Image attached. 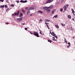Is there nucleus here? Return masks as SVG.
I'll return each instance as SVG.
<instances>
[{"mask_svg": "<svg viewBox=\"0 0 75 75\" xmlns=\"http://www.w3.org/2000/svg\"><path fill=\"white\" fill-rule=\"evenodd\" d=\"M68 45H69V44H70V45H71V44L70 43H69H69H68Z\"/></svg>", "mask_w": 75, "mask_h": 75, "instance_id": "obj_39", "label": "nucleus"}, {"mask_svg": "<svg viewBox=\"0 0 75 75\" xmlns=\"http://www.w3.org/2000/svg\"><path fill=\"white\" fill-rule=\"evenodd\" d=\"M55 26H56V28H59V26H58V25H55Z\"/></svg>", "mask_w": 75, "mask_h": 75, "instance_id": "obj_21", "label": "nucleus"}, {"mask_svg": "<svg viewBox=\"0 0 75 75\" xmlns=\"http://www.w3.org/2000/svg\"><path fill=\"white\" fill-rule=\"evenodd\" d=\"M24 24H25V23H23V25H24Z\"/></svg>", "mask_w": 75, "mask_h": 75, "instance_id": "obj_42", "label": "nucleus"}, {"mask_svg": "<svg viewBox=\"0 0 75 75\" xmlns=\"http://www.w3.org/2000/svg\"><path fill=\"white\" fill-rule=\"evenodd\" d=\"M54 11H52V14H54Z\"/></svg>", "mask_w": 75, "mask_h": 75, "instance_id": "obj_25", "label": "nucleus"}, {"mask_svg": "<svg viewBox=\"0 0 75 75\" xmlns=\"http://www.w3.org/2000/svg\"><path fill=\"white\" fill-rule=\"evenodd\" d=\"M11 7H14V5L13 4H12V5H11Z\"/></svg>", "mask_w": 75, "mask_h": 75, "instance_id": "obj_22", "label": "nucleus"}, {"mask_svg": "<svg viewBox=\"0 0 75 75\" xmlns=\"http://www.w3.org/2000/svg\"><path fill=\"white\" fill-rule=\"evenodd\" d=\"M9 8H8L6 10V11H7V10H8Z\"/></svg>", "mask_w": 75, "mask_h": 75, "instance_id": "obj_46", "label": "nucleus"}, {"mask_svg": "<svg viewBox=\"0 0 75 75\" xmlns=\"http://www.w3.org/2000/svg\"><path fill=\"white\" fill-rule=\"evenodd\" d=\"M20 2H21V3H23V1L21 0L20 1Z\"/></svg>", "mask_w": 75, "mask_h": 75, "instance_id": "obj_29", "label": "nucleus"}, {"mask_svg": "<svg viewBox=\"0 0 75 75\" xmlns=\"http://www.w3.org/2000/svg\"><path fill=\"white\" fill-rule=\"evenodd\" d=\"M68 6H69V5H66L63 7V8L64 9V11H66L67 10V8L68 7Z\"/></svg>", "mask_w": 75, "mask_h": 75, "instance_id": "obj_3", "label": "nucleus"}, {"mask_svg": "<svg viewBox=\"0 0 75 75\" xmlns=\"http://www.w3.org/2000/svg\"><path fill=\"white\" fill-rule=\"evenodd\" d=\"M49 8H48V7H47V9H46V11H47V13H50V9H49Z\"/></svg>", "mask_w": 75, "mask_h": 75, "instance_id": "obj_7", "label": "nucleus"}, {"mask_svg": "<svg viewBox=\"0 0 75 75\" xmlns=\"http://www.w3.org/2000/svg\"><path fill=\"white\" fill-rule=\"evenodd\" d=\"M64 40H66V39L65 38H64Z\"/></svg>", "mask_w": 75, "mask_h": 75, "instance_id": "obj_50", "label": "nucleus"}, {"mask_svg": "<svg viewBox=\"0 0 75 75\" xmlns=\"http://www.w3.org/2000/svg\"><path fill=\"white\" fill-rule=\"evenodd\" d=\"M20 13V11H18L17 13L15 12L14 13V14H13L12 16H18L19 15V14Z\"/></svg>", "mask_w": 75, "mask_h": 75, "instance_id": "obj_4", "label": "nucleus"}, {"mask_svg": "<svg viewBox=\"0 0 75 75\" xmlns=\"http://www.w3.org/2000/svg\"><path fill=\"white\" fill-rule=\"evenodd\" d=\"M30 11H28L27 12V14H28L29 13H30Z\"/></svg>", "mask_w": 75, "mask_h": 75, "instance_id": "obj_23", "label": "nucleus"}, {"mask_svg": "<svg viewBox=\"0 0 75 75\" xmlns=\"http://www.w3.org/2000/svg\"><path fill=\"white\" fill-rule=\"evenodd\" d=\"M48 42H50V43H51V42H52V41H51L50 39H49L48 40Z\"/></svg>", "mask_w": 75, "mask_h": 75, "instance_id": "obj_17", "label": "nucleus"}, {"mask_svg": "<svg viewBox=\"0 0 75 75\" xmlns=\"http://www.w3.org/2000/svg\"><path fill=\"white\" fill-rule=\"evenodd\" d=\"M67 48H69V46L68 45L67 46Z\"/></svg>", "mask_w": 75, "mask_h": 75, "instance_id": "obj_35", "label": "nucleus"}, {"mask_svg": "<svg viewBox=\"0 0 75 75\" xmlns=\"http://www.w3.org/2000/svg\"><path fill=\"white\" fill-rule=\"evenodd\" d=\"M32 14H30V16H32Z\"/></svg>", "mask_w": 75, "mask_h": 75, "instance_id": "obj_43", "label": "nucleus"}, {"mask_svg": "<svg viewBox=\"0 0 75 75\" xmlns=\"http://www.w3.org/2000/svg\"><path fill=\"white\" fill-rule=\"evenodd\" d=\"M47 28H48V29H49V30L50 29V28H49V27L48 26V27H47Z\"/></svg>", "mask_w": 75, "mask_h": 75, "instance_id": "obj_44", "label": "nucleus"}, {"mask_svg": "<svg viewBox=\"0 0 75 75\" xmlns=\"http://www.w3.org/2000/svg\"><path fill=\"white\" fill-rule=\"evenodd\" d=\"M54 17L55 18H57V15L54 16Z\"/></svg>", "mask_w": 75, "mask_h": 75, "instance_id": "obj_26", "label": "nucleus"}, {"mask_svg": "<svg viewBox=\"0 0 75 75\" xmlns=\"http://www.w3.org/2000/svg\"><path fill=\"white\" fill-rule=\"evenodd\" d=\"M34 7H31L28 9V10H33V9H34Z\"/></svg>", "mask_w": 75, "mask_h": 75, "instance_id": "obj_10", "label": "nucleus"}, {"mask_svg": "<svg viewBox=\"0 0 75 75\" xmlns=\"http://www.w3.org/2000/svg\"><path fill=\"white\" fill-rule=\"evenodd\" d=\"M61 25H62V26H65V25L64 24L61 23Z\"/></svg>", "mask_w": 75, "mask_h": 75, "instance_id": "obj_18", "label": "nucleus"}, {"mask_svg": "<svg viewBox=\"0 0 75 75\" xmlns=\"http://www.w3.org/2000/svg\"><path fill=\"white\" fill-rule=\"evenodd\" d=\"M65 42L66 44H67V41L65 40Z\"/></svg>", "mask_w": 75, "mask_h": 75, "instance_id": "obj_41", "label": "nucleus"}, {"mask_svg": "<svg viewBox=\"0 0 75 75\" xmlns=\"http://www.w3.org/2000/svg\"><path fill=\"white\" fill-rule=\"evenodd\" d=\"M52 38H53L52 40H53V41H57V40L55 39V38H54V37H53Z\"/></svg>", "mask_w": 75, "mask_h": 75, "instance_id": "obj_14", "label": "nucleus"}, {"mask_svg": "<svg viewBox=\"0 0 75 75\" xmlns=\"http://www.w3.org/2000/svg\"><path fill=\"white\" fill-rule=\"evenodd\" d=\"M48 8H50V9H51L53 8V5H50L49 7H48Z\"/></svg>", "mask_w": 75, "mask_h": 75, "instance_id": "obj_9", "label": "nucleus"}, {"mask_svg": "<svg viewBox=\"0 0 75 75\" xmlns=\"http://www.w3.org/2000/svg\"><path fill=\"white\" fill-rule=\"evenodd\" d=\"M75 38L74 37H73V38Z\"/></svg>", "mask_w": 75, "mask_h": 75, "instance_id": "obj_51", "label": "nucleus"}, {"mask_svg": "<svg viewBox=\"0 0 75 75\" xmlns=\"http://www.w3.org/2000/svg\"><path fill=\"white\" fill-rule=\"evenodd\" d=\"M22 18H17V20H19V21H22Z\"/></svg>", "mask_w": 75, "mask_h": 75, "instance_id": "obj_11", "label": "nucleus"}, {"mask_svg": "<svg viewBox=\"0 0 75 75\" xmlns=\"http://www.w3.org/2000/svg\"><path fill=\"white\" fill-rule=\"evenodd\" d=\"M4 5H1L0 8H4Z\"/></svg>", "mask_w": 75, "mask_h": 75, "instance_id": "obj_16", "label": "nucleus"}, {"mask_svg": "<svg viewBox=\"0 0 75 75\" xmlns=\"http://www.w3.org/2000/svg\"><path fill=\"white\" fill-rule=\"evenodd\" d=\"M25 30H27V28H25Z\"/></svg>", "mask_w": 75, "mask_h": 75, "instance_id": "obj_36", "label": "nucleus"}, {"mask_svg": "<svg viewBox=\"0 0 75 75\" xmlns=\"http://www.w3.org/2000/svg\"><path fill=\"white\" fill-rule=\"evenodd\" d=\"M27 1L25 0V1H23V3H27Z\"/></svg>", "mask_w": 75, "mask_h": 75, "instance_id": "obj_19", "label": "nucleus"}, {"mask_svg": "<svg viewBox=\"0 0 75 75\" xmlns=\"http://www.w3.org/2000/svg\"><path fill=\"white\" fill-rule=\"evenodd\" d=\"M72 20H73L74 21V18H72Z\"/></svg>", "mask_w": 75, "mask_h": 75, "instance_id": "obj_45", "label": "nucleus"}, {"mask_svg": "<svg viewBox=\"0 0 75 75\" xmlns=\"http://www.w3.org/2000/svg\"><path fill=\"white\" fill-rule=\"evenodd\" d=\"M25 10H27V9H28V7H26V8H25Z\"/></svg>", "mask_w": 75, "mask_h": 75, "instance_id": "obj_33", "label": "nucleus"}, {"mask_svg": "<svg viewBox=\"0 0 75 75\" xmlns=\"http://www.w3.org/2000/svg\"><path fill=\"white\" fill-rule=\"evenodd\" d=\"M6 24H9V23H6Z\"/></svg>", "mask_w": 75, "mask_h": 75, "instance_id": "obj_40", "label": "nucleus"}, {"mask_svg": "<svg viewBox=\"0 0 75 75\" xmlns=\"http://www.w3.org/2000/svg\"><path fill=\"white\" fill-rule=\"evenodd\" d=\"M46 21H47V22L50 21L48 19H46Z\"/></svg>", "mask_w": 75, "mask_h": 75, "instance_id": "obj_31", "label": "nucleus"}, {"mask_svg": "<svg viewBox=\"0 0 75 75\" xmlns=\"http://www.w3.org/2000/svg\"><path fill=\"white\" fill-rule=\"evenodd\" d=\"M53 11L54 12V11H56V9H54Z\"/></svg>", "mask_w": 75, "mask_h": 75, "instance_id": "obj_30", "label": "nucleus"}, {"mask_svg": "<svg viewBox=\"0 0 75 75\" xmlns=\"http://www.w3.org/2000/svg\"><path fill=\"white\" fill-rule=\"evenodd\" d=\"M16 1L17 3H20V1Z\"/></svg>", "mask_w": 75, "mask_h": 75, "instance_id": "obj_27", "label": "nucleus"}, {"mask_svg": "<svg viewBox=\"0 0 75 75\" xmlns=\"http://www.w3.org/2000/svg\"><path fill=\"white\" fill-rule=\"evenodd\" d=\"M38 14H42L43 12L41 11H37Z\"/></svg>", "mask_w": 75, "mask_h": 75, "instance_id": "obj_6", "label": "nucleus"}, {"mask_svg": "<svg viewBox=\"0 0 75 75\" xmlns=\"http://www.w3.org/2000/svg\"><path fill=\"white\" fill-rule=\"evenodd\" d=\"M52 2V0H48L45 4H47V3H51Z\"/></svg>", "mask_w": 75, "mask_h": 75, "instance_id": "obj_5", "label": "nucleus"}, {"mask_svg": "<svg viewBox=\"0 0 75 75\" xmlns=\"http://www.w3.org/2000/svg\"><path fill=\"white\" fill-rule=\"evenodd\" d=\"M30 33H31V32H30Z\"/></svg>", "mask_w": 75, "mask_h": 75, "instance_id": "obj_54", "label": "nucleus"}, {"mask_svg": "<svg viewBox=\"0 0 75 75\" xmlns=\"http://www.w3.org/2000/svg\"><path fill=\"white\" fill-rule=\"evenodd\" d=\"M50 33L53 36H54V37H55L56 39H57L58 38V37L57 36V35L55 34H54V32L51 33V31H50Z\"/></svg>", "mask_w": 75, "mask_h": 75, "instance_id": "obj_1", "label": "nucleus"}, {"mask_svg": "<svg viewBox=\"0 0 75 75\" xmlns=\"http://www.w3.org/2000/svg\"><path fill=\"white\" fill-rule=\"evenodd\" d=\"M22 11L23 13H25V11L24 10H22Z\"/></svg>", "mask_w": 75, "mask_h": 75, "instance_id": "obj_20", "label": "nucleus"}, {"mask_svg": "<svg viewBox=\"0 0 75 75\" xmlns=\"http://www.w3.org/2000/svg\"><path fill=\"white\" fill-rule=\"evenodd\" d=\"M34 33L33 34L34 35H35L37 37H40L38 33L37 32H33Z\"/></svg>", "mask_w": 75, "mask_h": 75, "instance_id": "obj_2", "label": "nucleus"}, {"mask_svg": "<svg viewBox=\"0 0 75 75\" xmlns=\"http://www.w3.org/2000/svg\"><path fill=\"white\" fill-rule=\"evenodd\" d=\"M0 1L3 2L4 1V0H0Z\"/></svg>", "mask_w": 75, "mask_h": 75, "instance_id": "obj_28", "label": "nucleus"}, {"mask_svg": "<svg viewBox=\"0 0 75 75\" xmlns=\"http://www.w3.org/2000/svg\"><path fill=\"white\" fill-rule=\"evenodd\" d=\"M72 11V13L73 14L74 16H75V11H74V9H71Z\"/></svg>", "mask_w": 75, "mask_h": 75, "instance_id": "obj_8", "label": "nucleus"}, {"mask_svg": "<svg viewBox=\"0 0 75 75\" xmlns=\"http://www.w3.org/2000/svg\"><path fill=\"white\" fill-rule=\"evenodd\" d=\"M23 17V13H20V14L19 16V17Z\"/></svg>", "mask_w": 75, "mask_h": 75, "instance_id": "obj_13", "label": "nucleus"}, {"mask_svg": "<svg viewBox=\"0 0 75 75\" xmlns=\"http://www.w3.org/2000/svg\"><path fill=\"white\" fill-rule=\"evenodd\" d=\"M47 24H49V23H47Z\"/></svg>", "mask_w": 75, "mask_h": 75, "instance_id": "obj_52", "label": "nucleus"}, {"mask_svg": "<svg viewBox=\"0 0 75 75\" xmlns=\"http://www.w3.org/2000/svg\"><path fill=\"white\" fill-rule=\"evenodd\" d=\"M68 18L70 19V18H71V16L70 15H69L68 16Z\"/></svg>", "mask_w": 75, "mask_h": 75, "instance_id": "obj_15", "label": "nucleus"}, {"mask_svg": "<svg viewBox=\"0 0 75 75\" xmlns=\"http://www.w3.org/2000/svg\"><path fill=\"white\" fill-rule=\"evenodd\" d=\"M40 34H41V35H42V33H41V31H40Z\"/></svg>", "mask_w": 75, "mask_h": 75, "instance_id": "obj_32", "label": "nucleus"}, {"mask_svg": "<svg viewBox=\"0 0 75 75\" xmlns=\"http://www.w3.org/2000/svg\"><path fill=\"white\" fill-rule=\"evenodd\" d=\"M40 21H42V20L41 19H40Z\"/></svg>", "mask_w": 75, "mask_h": 75, "instance_id": "obj_34", "label": "nucleus"}, {"mask_svg": "<svg viewBox=\"0 0 75 75\" xmlns=\"http://www.w3.org/2000/svg\"><path fill=\"white\" fill-rule=\"evenodd\" d=\"M45 24H47V23H46V22H45Z\"/></svg>", "mask_w": 75, "mask_h": 75, "instance_id": "obj_48", "label": "nucleus"}, {"mask_svg": "<svg viewBox=\"0 0 75 75\" xmlns=\"http://www.w3.org/2000/svg\"><path fill=\"white\" fill-rule=\"evenodd\" d=\"M5 7H6V8H7V6L6 5H5Z\"/></svg>", "mask_w": 75, "mask_h": 75, "instance_id": "obj_38", "label": "nucleus"}, {"mask_svg": "<svg viewBox=\"0 0 75 75\" xmlns=\"http://www.w3.org/2000/svg\"><path fill=\"white\" fill-rule=\"evenodd\" d=\"M60 11H63V9L62 8H61L60 9Z\"/></svg>", "mask_w": 75, "mask_h": 75, "instance_id": "obj_24", "label": "nucleus"}, {"mask_svg": "<svg viewBox=\"0 0 75 75\" xmlns=\"http://www.w3.org/2000/svg\"><path fill=\"white\" fill-rule=\"evenodd\" d=\"M47 8H48V7H45L43 8V9L46 10L47 9Z\"/></svg>", "mask_w": 75, "mask_h": 75, "instance_id": "obj_12", "label": "nucleus"}, {"mask_svg": "<svg viewBox=\"0 0 75 75\" xmlns=\"http://www.w3.org/2000/svg\"><path fill=\"white\" fill-rule=\"evenodd\" d=\"M68 46H69V47H70V46H71V45H68Z\"/></svg>", "mask_w": 75, "mask_h": 75, "instance_id": "obj_49", "label": "nucleus"}, {"mask_svg": "<svg viewBox=\"0 0 75 75\" xmlns=\"http://www.w3.org/2000/svg\"><path fill=\"white\" fill-rule=\"evenodd\" d=\"M62 1L61 2V3H63V2H64V0H62Z\"/></svg>", "mask_w": 75, "mask_h": 75, "instance_id": "obj_37", "label": "nucleus"}, {"mask_svg": "<svg viewBox=\"0 0 75 75\" xmlns=\"http://www.w3.org/2000/svg\"><path fill=\"white\" fill-rule=\"evenodd\" d=\"M47 27H48V25H47Z\"/></svg>", "mask_w": 75, "mask_h": 75, "instance_id": "obj_47", "label": "nucleus"}, {"mask_svg": "<svg viewBox=\"0 0 75 75\" xmlns=\"http://www.w3.org/2000/svg\"><path fill=\"white\" fill-rule=\"evenodd\" d=\"M31 34H33V33H31Z\"/></svg>", "mask_w": 75, "mask_h": 75, "instance_id": "obj_53", "label": "nucleus"}]
</instances>
